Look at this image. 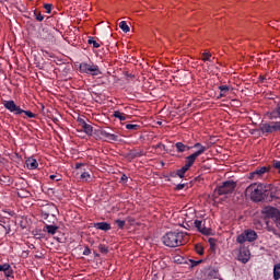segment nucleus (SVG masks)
<instances>
[{
  "label": "nucleus",
  "mask_w": 280,
  "mask_h": 280,
  "mask_svg": "<svg viewBox=\"0 0 280 280\" xmlns=\"http://www.w3.org/2000/svg\"><path fill=\"white\" fill-rule=\"evenodd\" d=\"M162 242L168 248H176L183 246V244H187L189 242V235L185 232H168L163 236Z\"/></svg>",
  "instance_id": "1"
},
{
  "label": "nucleus",
  "mask_w": 280,
  "mask_h": 280,
  "mask_svg": "<svg viewBox=\"0 0 280 280\" xmlns=\"http://www.w3.org/2000/svg\"><path fill=\"white\" fill-rule=\"evenodd\" d=\"M268 191H270V185L250 184L246 188L245 195L254 202H261L268 196Z\"/></svg>",
  "instance_id": "2"
},
{
  "label": "nucleus",
  "mask_w": 280,
  "mask_h": 280,
  "mask_svg": "<svg viewBox=\"0 0 280 280\" xmlns=\"http://www.w3.org/2000/svg\"><path fill=\"white\" fill-rule=\"evenodd\" d=\"M261 213L265 220H272L277 226H280V210L279 208L267 206L262 208Z\"/></svg>",
  "instance_id": "3"
},
{
  "label": "nucleus",
  "mask_w": 280,
  "mask_h": 280,
  "mask_svg": "<svg viewBox=\"0 0 280 280\" xmlns=\"http://www.w3.org/2000/svg\"><path fill=\"white\" fill-rule=\"evenodd\" d=\"M80 73H88L89 75L97 77L102 75V70H100V66L93 62H81L79 66Z\"/></svg>",
  "instance_id": "4"
},
{
  "label": "nucleus",
  "mask_w": 280,
  "mask_h": 280,
  "mask_svg": "<svg viewBox=\"0 0 280 280\" xmlns=\"http://www.w3.org/2000/svg\"><path fill=\"white\" fill-rule=\"evenodd\" d=\"M262 135H272V132H280V121L262 122L259 126Z\"/></svg>",
  "instance_id": "5"
},
{
  "label": "nucleus",
  "mask_w": 280,
  "mask_h": 280,
  "mask_svg": "<svg viewBox=\"0 0 280 280\" xmlns=\"http://www.w3.org/2000/svg\"><path fill=\"white\" fill-rule=\"evenodd\" d=\"M195 148H200V150H197L195 153H192V154H190L186 158V164L185 165L188 168H190L194 165V163H196V159H198V156H200L201 154H205V152H207V147H205V145H202L198 142L195 143Z\"/></svg>",
  "instance_id": "6"
},
{
  "label": "nucleus",
  "mask_w": 280,
  "mask_h": 280,
  "mask_svg": "<svg viewBox=\"0 0 280 280\" xmlns=\"http://www.w3.org/2000/svg\"><path fill=\"white\" fill-rule=\"evenodd\" d=\"M235 187H237V184L233 180L224 182L221 186H219L215 189V194L219 196H224L226 194H233L235 191Z\"/></svg>",
  "instance_id": "7"
},
{
  "label": "nucleus",
  "mask_w": 280,
  "mask_h": 280,
  "mask_svg": "<svg viewBox=\"0 0 280 280\" xmlns=\"http://www.w3.org/2000/svg\"><path fill=\"white\" fill-rule=\"evenodd\" d=\"M255 240H257V232L253 230H245L236 237L238 244H244V242H255Z\"/></svg>",
  "instance_id": "8"
},
{
  "label": "nucleus",
  "mask_w": 280,
  "mask_h": 280,
  "mask_svg": "<svg viewBox=\"0 0 280 280\" xmlns=\"http://www.w3.org/2000/svg\"><path fill=\"white\" fill-rule=\"evenodd\" d=\"M4 108L9 110L10 113H13L14 115H22L24 112L21 109L14 101H4L3 102Z\"/></svg>",
  "instance_id": "9"
},
{
  "label": "nucleus",
  "mask_w": 280,
  "mask_h": 280,
  "mask_svg": "<svg viewBox=\"0 0 280 280\" xmlns=\"http://www.w3.org/2000/svg\"><path fill=\"white\" fill-rule=\"evenodd\" d=\"M237 259L242 261V264H248L250 260V250L245 246L240 247Z\"/></svg>",
  "instance_id": "10"
},
{
  "label": "nucleus",
  "mask_w": 280,
  "mask_h": 280,
  "mask_svg": "<svg viewBox=\"0 0 280 280\" xmlns=\"http://www.w3.org/2000/svg\"><path fill=\"white\" fill-rule=\"evenodd\" d=\"M268 173V167L262 166L260 168H256L254 172L249 174V178H253L254 180H257V178H261L264 174Z\"/></svg>",
  "instance_id": "11"
},
{
  "label": "nucleus",
  "mask_w": 280,
  "mask_h": 280,
  "mask_svg": "<svg viewBox=\"0 0 280 280\" xmlns=\"http://www.w3.org/2000/svg\"><path fill=\"white\" fill-rule=\"evenodd\" d=\"M79 126L82 128V130H84L85 135H93V126L86 124V121H84V119L79 118Z\"/></svg>",
  "instance_id": "12"
},
{
  "label": "nucleus",
  "mask_w": 280,
  "mask_h": 280,
  "mask_svg": "<svg viewBox=\"0 0 280 280\" xmlns=\"http://www.w3.org/2000/svg\"><path fill=\"white\" fill-rule=\"evenodd\" d=\"M0 272H4V276L7 278L12 277L13 275L12 267L10 266V264L0 265Z\"/></svg>",
  "instance_id": "13"
},
{
  "label": "nucleus",
  "mask_w": 280,
  "mask_h": 280,
  "mask_svg": "<svg viewBox=\"0 0 280 280\" xmlns=\"http://www.w3.org/2000/svg\"><path fill=\"white\" fill-rule=\"evenodd\" d=\"M195 226H196L197 231H199V233H202L203 235H207V233H209V230H207V228H205V223L200 220L195 221Z\"/></svg>",
  "instance_id": "14"
},
{
  "label": "nucleus",
  "mask_w": 280,
  "mask_h": 280,
  "mask_svg": "<svg viewBox=\"0 0 280 280\" xmlns=\"http://www.w3.org/2000/svg\"><path fill=\"white\" fill-rule=\"evenodd\" d=\"M26 167L28 170H36L38 167V161H36L34 158H28L26 160Z\"/></svg>",
  "instance_id": "15"
},
{
  "label": "nucleus",
  "mask_w": 280,
  "mask_h": 280,
  "mask_svg": "<svg viewBox=\"0 0 280 280\" xmlns=\"http://www.w3.org/2000/svg\"><path fill=\"white\" fill-rule=\"evenodd\" d=\"M219 91V97H226V95H229V92L231 91V88L229 85H220Z\"/></svg>",
  "instance_id": "16"
},
{
  "label": "nucleus",
  "mask_w": 280,
  "mask_h": 280,
  "mask_svg": "<svg viewBox=\"0 0 280 280\" xmlns=\"http://www.w3.org/2000/svg\"><path fill=\"white\" fill-rule=\"evenodd\" d=\"M95 229H98L100 231H110V224L107 222H98L95 223Z\"/></svg>",
  "instance_id": "17"
},
{
  "label": "nucleus",
  "mask_w": 280,
  "mask_h": 280,
  "mask_svg": "<svg viewBox=\"0 0 280 280\" xmlns=\"http://www.w3.org/2000/svg\"><path fill=\"white\" fill-rule=\"evenodd\" d=\"M44 231H46V233H49V235H56V232L58 231V226L45 225Z\"/></svg>",
  "instance_id": "18"
},
{
  "label": "nucleus",
  "mask_w": 280,
  "mask_h": 280,
  "mask_svg": "<svg viewBox=\"0 0 280 280\" xmlns=\"http://www.w3.org/2000/svg\"><path fill=\"white\" fill-rule=\"evenodd\" d=\"M114 117L120 121H126V119H128V116L119 110L114 112Z\"/></svg>",
  "instance_id": "19"
},
{
  "label": "nucleus",
  "mask_w": 280,
  "mask_h": 280,
  "mask_svg": "<svg viewBox=\"0 0 280 280\" xmlns=\"http://www.w3.org/2000/svg\"><path fill=\"white\" fill-rule=\"evenodd\" d=\"M187 172H189V168L185 164L182 168L177 170L176 174L179 178H185V174H187Z\"/></svg>",
  "instance_id": "20"
},
{
  "label": "nucleus",
  "mask_w": 280,
  "mask_h": 280,
  "mask_svg": "<svg viewBox=\"0 0 280 280\" xmlns=\"http://www.w3.org/2000/svg\"><path fill=\"white\" fill-rule=\"evenodd\" d=\"M273 279L275 280L280 279V262H278L273 266Z\"/></svg>",
  "instance_id": "21"
},
{
  "label": "nucleus",
  "mask_w": 280,
  "mask_h": 280,
  "mask_svg": "<svg viewBox=\"0 0 280 280\" xmlns=\"http://www.w3.org/2000/svg\"><path fill=\"white\" fill-rule=\"evenodd\" d=\"M175 147L177 152H185L186 150H190V148L185 145L183 142H177Z\"/></svg>",
  "instance_id": "22"
},
{
  "label": "nucleus",
  "mask_w": 280,
  "mask_h": 280,
  "mask_svg": "<svg viewBox=\"0 0 280 280\" xmlns=\"http://www.w3.org/2000/svg\"><path fill=\"white\" fill-rule=\"evenodd\" d=\"M119 27L120 30H122V32H125V34H128V32H130V26H128V23H126V21H121L119 23Z\"/></svg>",
  "instance_id": "23"
},
{
  "label": "nucleus",
  "mask_w": 280,
  "mask_h": 280,
  "mask_svg": "<svg viewBox=\"0 0 280 280\" xmlns=\"http://www.w3.org/2000/svg\"><path fill=\"white\" fill-rule=\"evenodd\" d=\"M195 250L197 255H205V247L201 244L195 245Z\"/></svg>",
  "instance_id": "24"
},
{
  "label": "nucleus",
  "mask_w": 280,
  "mask_h": 280,
  "mask_svg": "<svg viewBox=\"0 0 280 280\" xmlns=\"http://www.w3.org/2000/svg\"><path fill=\"white\" fill-rule=\"evenodd\" d=\"M88 43H89V45H93V47H95V49H100V47H101L100 43H97L93 37H90Z\"/></svg>",
  "instance_id": "25"
},
{
  "label": "nucleus",
  "mask_w": 280,
  "mask_h": 280,
  "mask_svg": "<svg viewBox=\"0 0 280 280\" xmlns=\"http://www.w3.org/2000/svg\"><path fill=\"white\" fill-rule=\"evenodd\" d=\"M201 59L203 62H211V52H203Z\"/></svg>",
  "instance_id": "26"
},
{
  "label": "nucleus",
  "mask_w": 280,
  "mask_h": 280,
  "mask_svg": "<svg viewBox=\"0 0 280 280\" xmlns=\"http://www.w3.org/2000/svg\"><path fill=\"white\" fill-rule=\"evenodd\" d=\"M106 139H109V141H117V136L114 133L105 132Z\"/></svg>",
  "instance_id": "27"
},
{
  "label": "nucleus",
  "mask_w": 280,
  "mask_h": 280,
  "mask_svg": "<svg viewBox=\"0 0 280 280\" xmlns=\"http://www.w3.org/2000/svg\"><path fill=\"white\" fill-rule=\"evenodd\" d=\"M115 224H117L118 229H124V226H126V221L124 220H116Z\"/></svg>",
  "instance_id": "28"
},
{
  "label": "nucleus",
  "mask_w": 280,
  "mask_h": 280,
  "mask_svg": "<svg viewBox=\"0 0 280 280\" xmlns=\"http://www.w3.org/2000/svg\"><path fill=\"white\" fill-rule=\"evenodd\" d=\"M127 130H139V125L128 124L126 125Z\"/></svg>",
  "instance_id": "29"
},
{
  "label": "nucleus",
  "mask_w": 280,
  "mask_h": 280,
  "mask_svg": "<svg viewBox=\"0 0 280 280\" xmlns=\"http://www.w3.org/2000/svg\"><path fill=\"white\" fill-rule=\"evenodd\" d=\"M272 167L277 170L278 174H280V161H273Z\"/></svg>",
  "instance_id": "30"
},
{
  "label": "nucleus",
  "mask_w": 280,
  "mask_h": 280,
  "mask_svg": "<svg viewBox=\"0 0 280 280\" xmlns=\"http://www.w3.org/2000/svg\"><path fill=\"white\" fill-rule=\"evenodd\" d=\"M22 113H24V115H26V117L30 119H34V117H36V115L30 110H23Z\"/></svg>",
  "instance_id": "31"
},
{
  "label": "nucleus",
  "mask_w": 280,
  "mask_h": 280,
  "mask_svg": "<svg viewBox=\"0 0 280 280\" xmlns=\"http://www.w3.org/2000/svg\"><path fill=\"white\" fill-rule=\"evenodd\" d=\"M89 178H91V174L89 172L81 174V180H89Z\"/></svg>",
  "instance_id": "32"
},
{
  "label": "nucleus",
  "mask_w": 280,
  "mask_h": 280,
  "mask_svg": "<svg viewBox=\"0 0 280 280\" xmlns=\"http://www.w3.org/2000/svg\"><path fill=\"white\" fill-rule=\"evenodd\" d=\"M35 16H36V21H44L45 20V16H43V14L40 12L38 13H35Z\"/></svg>",
  "instance_id": "33"
},
{
  "label": "nucleus",
  "mask_w": 280,
  "mask_h": 280,
  "mask_svg": "<svg viewBox=\"0 0 280 280\" xmlns=\"http://www.w3.org/2000/svg\"><path fill=\"white\" fill-rule=\"evenodd\" d=\"M44 8H45L47 14H51V8H52L51 4H44Z\"/></svg>",
  "instance_id": "34"
},
{
  "label": "nucleus",
  "mask_w": 280,
  "mask_h": 280,
  "mask_svg": "<svg viewBox=\"0 0 280 280\" xmlns=\"http://www.w3.org/2000/svg\"><path fill=\"white\" fill-rule=\"evenodd\" d=\"M83 255H85V256L91 255V248L85 247L84 250H83Z\"/></svg>",
  "instance_id": "35"
},
{
  "label": "nucleus",
  "mask_w": 280,
  "mask_h": 280,
  "mask_svg": "<svg viewBox=\"0 0 280 280\" xmlns=\"http://www.w3.org/2000/svg\"><path fill=\"white\" fill-rule=\"evenodd\" d=\"M192 266H198L199 264H202V260H190Z\"/></svg>",
  "instance_id": "36"
},
{
  "label": "nucleus",
  "mask_w": 280,
  "mask_h": 280,
  "mask_svg": "<svg viewBox=\"0 0 280 280\" xmlns=\"http://www.w3.org/2000/svg\"><path fill=\"white\" fill-rule=\"evenodd\" d=\"M49 178H50V180H60L58 175H50Z\"/></svg>",
  "instance_id": "37"
},
{
  "label": "nucleus",
  "mask_w": 280,
  "mask_h": 280,
  "mask_svg": "<svg viewBox=\"0 0 280 280\" xmlns=\"http://www.w3.org/2000/svg\"><path fill=\"white\" fill-rule=\"evenodd\" d=\"M176 189L180 190V189H185V184H178L176 186Z\"/></svg>",
  "instance_id": "38"
},
{
  "label": "nucleus",
  "mask_w": 280,
  "mask_h": 280,
  "mask_svg": "<svg viewBox=\"0 0 280 280\" xmlns=\"http://www.w3.org/2000/svg\"><path fill=\"white\" fill-rule=\"evenodd\" d=\"M209 244H210V246H215V240L209 238Z\"/></svg>",
  "instance_id": "39"
},
{
  "label": "nucleus",
  "mask_w": 280,
  "mask_h": 280,
  "mask_svg": "<svg viewBox=\"0 0 280 280\" xmlns=\"http://www.w3.org/2000/svg\"><path fill=\"white\" fill-rule=\"evenodd\" d=\"M82 166H84L83 163H77V164H75V170H80V167H82Z\"/></svg>",
  "instance_id": "40"
},
{
  "label": "nucleus",
  "mask_w": 280,
  "mask_h": 280,
  "mask_svg": "<svg viewBox=\"0 0 280 280\" xmlns=\"http://www.w3.org/2000/svg\"><path fill=\"white\" fill-rule=\"evenodd\" d=\"M128 177L126 175H122L121 180H127Z\"/></svg>",
  "instance_id": "41"
},
{
  "label": "nucleus",
  "mask_w": 280,
  "mask_h": 280,
  "mask_svg": "<svg viewBox=\"0 0 280 280\" xmlns=\"http://www.w3.org/2000/svg\"><path fill=\"white\" fill-rule=\"evenodd\" d=\"M194 148H197L198 150H200V147H196V144L194 145Z\"/></svg>",
  "instance_id": "42"
}]
</instances>
